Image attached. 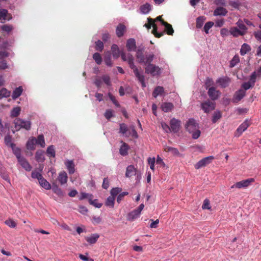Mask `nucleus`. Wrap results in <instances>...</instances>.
<instances>
[{
	"label": "nucleus",
	"mask_w": 261,
	"mask_h": 261,
	"mask_svg": "<svg viewBox=\"0 0 261 261\" xmlns=\"http://www.w3.org/2000/svg\"><path fill=\"white\" fill-rule=\"evenodd\" d=\"M64 164L69 174L71 175L75 172V164L73 160H67Z\"/></svg>",
	"instance_id": "nucleus-15"
},
{
	"label": "nucleus",
	"mask_w": 261,
	"mask_h": 261,
	"mask_svg": "<svg viewBox=\"0 0 261 261\" xmlns=\"http://www.w3.org/2000/svg\"><path fill=\"white\" fill-rule=\"evenodd\" d=\"M227 10L223 7H217L214 11V15L217 16H225L227 14Z\"/></svg>",
	"instance_id": "nucleus-20"
},
{
	"label": "nucleus",
	"mask_w": 261,
	"mask_h": 261,
	"mask_svg": "<svg viewBox=\"0 0 261 261\" xmlns=\"http://www.w3.org/2000/svg\"><path fill=\"white\" fill-rule=\"evenodd\" d=\"M240 61L239 57L237 55L234 56L230 62V67H234Z\"/></svg>",
	"instance_id": "nucleus-49"
},
{
	"label": "nucleus",
	"mask_w": 261,
	"mask_h": 261,
	"mask_svg": "<svg viewBox=\"0 0 261 261\" xmlns=\"http://www.w3.org/2000/svg\"><path fill=\"white\" fill-rule=\"evenodd\" d=\"M207 94L212 100H215L220 97L221 92L217 90L215 87H211L208 89Z\"/></svg>",
	"instance_id": "nucleus-12"
},
{
	"label": "nucleus",
	"mask_w": 261,
	"mask_h": 261,
	"mask_svg": "<svg viewBox=\"0 0 261 261\" xmlns=\"http://www.w3.org/2000/svg\"><path fill=\"white\" fill-rule=\"evenodd\" d=\"M10 92L6 88H2L0 90V99L4 97H8L10 95Z\"/></svg>",
	"instance_id": "nucleus-45"
},
{
	"label": "nucleus",
	"mask_w": 261,
	"mask_h": 261,
	"mask_svg": "<svg viewBox=\"0 0 261 261\" xmlns=\"http://www.w3.org/2000/svg\"><path fill=\"white\" fill-rule=\"evenodd\" d=\"M230 82V80L227 77H223L219 78L217 81L216 83L222 87V88H225L227 87L229 85Z\"/></svg>",
	"instance_id": "nucleus-19"
},
{
	"label": "nucleus",
	"mask_w": 261,
	"mask_h": 261,
	"mask_svg": "<svg viewBox=\"0 0 261 261\" xmlns=\"http://www.w3.org/2000/svg\"><path fill=\"white\" fill-rule=\"evenodd\" d=\"M236 24L239 27V29L241 31H243V32L246 33V32L247 30V28L244 24V21L242 19H240L236 23Z\"/></svg>",
	"instance_id": "nucleus-44"
},
{
	"label": "nucleus",
	"mask_w": 261,
	"mask_h": 261,
	"mask_svg": "<svg viewBox=\"0 0 261 261\" xmlns=\"http://www.w3.org/2000/svg\"><path fill=\"white\" fill-rule=\"evenodd\" d=\"M128 194V193L127 192H123L119 194L117 197V201L118 203H120V202L122 200L123 197L127 195Z\"/></svg>",
	"instance_id": "nucleus-63"
},
{
	"label": "nucleus",
	"mask_w": 261,
	"mask_h": 261,
	"mask_svg": "<svg viewBox=\"0 0 261 261\" xmlns=\"http://www.w3.org/2000/svg\"><path fill=\"white\" fill-rule=\"evenodd\" d=\"M36 144L39 145L41 147H44L45 145L44 136L43 135H39L37 139H36Z\"/></svg>",
	"instance_id": "nucleus-42"
},
{
	"label": "nucleus",
	"mask_w": 261,
	"mask_h": 261,
	"mask_svg": "<svg viewBox=\"0 0 261 261\" xmlns=\"http://www.w3.org/2000/svg\"><path fill=\"white\" fill-rule=\"evenodd\" d=\"M154 58V55L153 54H146L145 56L141 54H138L137 55V59L138 62L145 65L151 64Z\"/></svg>",
	"instance_id": "nucleus-5"
},
{
	"label": "nucleus",
	"mask_w": 261,
	"mask_h": 261,
	"mask_svg": "<svg viewBox=\"0 0 261 261\" xmlns=\"http://www.w3.org/2000/svg\"><path fill=\"white\" fill-rule=\"evenodd\" d=\"M35 159L38 162H43L45 160L44 153L42 150H38L35 153Z\"/></svg>",
	"instance_id": "nucleus-29"
},
{
	"label": "nucleus",
	"mask_w": 261,
	"mask_h": 261,
	"mask_svg": "<svg viewBox=\"0 0 261 261\" xmlns=\"http://www.w3.org/2000/svg\"><path fill=\"white\" fill-rule=\"evenodd\" d=\"M140 213L136 210H134L128 215V219L129 220H133L140 216Z\"/></svg>",
	"instance_id": "nucleus-40"
},
{
	"label": "nucleus",
	"mask_w": 261,
	"mask_h": 261,
	"mask_svg": "<svg viewBox=\"0 0 261 261\" xmlns=\"http://www.w3.org/2000/svg\"><path fill=\"white\" fill-rule=\"evenodd\" d=\"M206 20V18L204 16H199L196 19V27L197 29L202 28L204 22Z\"/></svg>",
	"instance_id": "nucleus-37"
},
{
	"label": "nucleus",
	"mask_w": 261,
	"mask_h": 261,
	"mask_svg": "<svg viewBox=\"0 0 261 261\" xmlns=\"http://www.w3.org/2000/svg\"><path fill=\"white\" fill-rule=\"evenodd\" d=\"M99 238L98 233H92L90 236L85 237V240L89 244H94L96 243Z\"/></svg>",
	"instance_id": "nucleus-17"
},
{
	"label": "nucleus",
	"mask_w": 261,
	"mask_h": 261,
	"mask_svg": "<svg viewBox=\"0 0 261 261\" xmlns=\"http://www.w3.org/2000/svg\"><path fill=\"white\" fill-rule=\"evenodd\" d=\"M250 125V122L248 120H246L243 123H242L239 127L237 129L235 132V136L239 137Z\"/></svg>",
	"instance_id": "nucleus-13"
},
{
	"label": "nucleus",
	"mask_w": 261,
	"mask_h": 261,
	"mask_svg": "<svg viewBox=\"0 0 261 261\" xmlns=\"http://www.w3.org/2000/svg\"><path fill=\"white\" fill-rule=\"evenodd\" d=\"M173 107V105L171 102H164L161 105L162 110L165 113L170 112Z\"/></svg>",
	"instance_id": "nucleus-27"
},
{
	"label": "nucleus",
	"mask_w": 261,
	"mask_h": 261,
	"mask_svg": "<svg viewBox=\"0 0 261 261\" xmlns=\"http://www.w3.org/2000/svg\"><path fill=\"white\" fill-rule=\"evenodd\" d=\"M121 57L123 61L127 62L129 65V67L133 70L134 73L137 80L141 83L143 88L146 87L145 83V76L142 74V72H140L138 68L134 64V58L132 55L129 53L126 54L124 51L121 53Z\"/></svg>",
	"instance_id": "nucleus-1"
},
{
	"label": "nucleus",
	"mask_w": 261,
	"mask_h": 261,
	"mask_svg": "<svg viewBox=\"0 0 261 261\" xmlns=\"http://www.w3.org/2000/svg\"><path fill=\"white\" fill-rule=\"evenodd\" d=\"M164 93V89L163 87L157 86L153 91L152 95L156 98L159 95H162Z\"/></svg>",
	"instance_id": "nucleus-31"
},
{
	"label": "nucleus",
	"mask_w": 261,
	"mask_h": 261,
	"mask_svg": "<svg viewBox=\"0 0 261 261\" xmlns=\"http://www.w3.org/2000/svg\"><path fill=\"white\" fill-rule=\"evenodd\" d=\"M18 162H19L21 166L23 168H24L26 171H30L32 170V166L24 157H22L19 159L18 160Z\"/></svg>",
	"instance_id": "nucleus-16"
},
{
	"label": "nucleus",
	"mask_w": 261,
	"mask_h": 261,
	"mask_svg": "<svg viewBox=\"0 0 261 261\" xmlns=\"http://www.w3.org/2000/svg\"><path fill=\"white\" fill-rule=\"evenodd\" d=\"M186 129L190 134H192V138L198 139L200 135V131L199 129L198 124L193 119H190L185 124Z\"/></svg>",
	"instance_id": "nucleus-3"
},
{
	"label": "nucleus",
	"mask_w": 261,
	"mask_h": 261,
	"mask_svg": "<svg viewBox=\"0 0 261 261\" xmlns=\"http://www.w3.org/2000/svg\"><path fill=\"white\" fill-rule=\"evenodd\" d=\"M115 198L114 196H110L108 197L106 201V205L113 207L114 206Z\"/></svg>",
	"instance_id": "nucleus-43"
},
{
	"label": "nucleus",
	"mask_w": 261,
	"mask_h": 261,
	"mask_svg": "<svg viewBox=\"0 0 261 261\" xmlns=\"http://www.w3.org/2000/svg\"><path fill=\"white\" fill-rule=\"evenodd\" d=\"M162 127V128L166 132V133H169L171 132V128L170 126H169L168 124H167L165 122H162L161 123Z\"/></svg>",
	"instance_id": "nucleus-64"
},
{
	"label": "nucleus",
	"mask_w": 261,
	"mask_h": 261,
	"mask_svg": "<svg viewBox=\"0 0 261 261\" xmlns=\"http://www.w3.org/2000/svg\"><path fill=\"white\" fill-rule=\"evenodd\" d=\"M11 147L12 149L13 152L14 154L16 155L18 160L23 157L21 155L20 149L19 148L15 147V144H11Z\"/></svg>",
	"instance_id": "nucleus-35"
},
{
	"label": "nucleus",
	"mask_w": 261,
	"mask_h": 261,
	"mask_svg": "<svg viewBox=\"0 0 261 261\" xmlns=\"http://www.w3.org/2000/svg\"><path fill=\"white\" fill-rule=\"evenodd\" d=\"M104 61L106 63V64L108 66H112V62L111 61V54L110 51H107L106 53L105 57H104Z\"/></svg>",
	"instance_id": "nucleus-38"
},
{
	"label": "nucleus",
	"mask_w": 261,
	"mask_h": 261,
	"mask_svg": "<svg viewBox=\"0 0 261 261\" xmlns=\"http://www.w3.org/2000/svg\"><path fill=\"white\" fill-rule=\"evenodd\" d=\"M230 34L233 37H237L240 36H243L245 33L237 27H232L229 31Z\"/></svg>",
	"instance_id": "nucleus-21"
},
{
	"label": "nucleus",
	"mask_w": 261,
	"mask_h": 261,
	"mask_svg": "<svg viewBox=\"0 0 261 261\" xmlns=\"http://www.w3.org/2000/svg\"><path fill=\"white\" fill-rule=\"evenodd\" d=\"M5 224L11 228H14L16 226V223L12 219L6 220Z\"/></svg>",
	"instance_id": "nucleus-58"
},
{
	"label": "nucleus",
	"mask_w": 261,
	"mask_h": 261,
	"mask_svg": "<svg viewBox=\"0 0 261 261\" xmlns=\"http://www.w3.org/2000/svg\"><path fill=\"white\" fill-rule=\"evenodd\" d=\"M1 29L3 31L9 33L13 30V27L10 24H4L1 27Z\"/></svg>",
	"instance_id": "nucleus-53"
},
{
	"label": "nucleus",
	"mask_w": 261,
	"mask_h": 261,
	"mask_svg": "<svg viewBox=\"0 0 261 261\" xmlns=\"http://www.w3.org/2000/svg\"><path fill=\"white\" fill-rule=\"evenodd\" d=\"M38 182L40 186L46 190H49L51 188L50 184L43 177Z\"/></svg>",
	"instance_id": "nucleus-30"
},
{
	"label": "nucleus",
	"mask_w": 261,
	"mask_h": 261,
	"mask_svg": "<svg viewBox=\"0 0 261 261\" xmlns=\"http://www.w3.org/2000/svg\"><path fill=\"white\" fill-rule=\"evenodd\" d=\"M12 138L11 136H10V135H7L5 137L4 141H5V144L7 146L11 147V144H14L12 142Z\"/></svg>",
	"instance_id": "nucleus-52"
},
{
	"label": "nucleus",
	"mask_w": 261,
	"mask_h": 261,
	"mask_svg": "<svg viewBox=\"0 0 261 261\" xmlns=\"http://www.w3.org/2000/svg\"><path fill=\"white\" fill-rule=\"evenodd\" d=\"M126 47L128 51H135L136 49V41L134 38H130L127 40Z\"/></svg>",
	"instance_id": "nucleus-18"
},
{
	"label": "nucleus",
	"mask_w": 261,
	"mask_h": 261,
	"mask_svg": "<svg viewBox=\"0 0 261 261\" xmlns=\"http://www.w3.org/2000/svg\"><path fill=\"white\" fill-rule=\"evenodd\" d=\"M145 70L146 73L150 74L153 76L160 75L162 72L161 68L153 64H148Z\"/></svg>",
	"instance_id": "nucleus-6"
},
{
	"label": "nucleus",
	"mask_w": 261,
	"mask_h": 261,
	"mask_svg": "<svg viewBox=\"0 0 261 261\" xmlns=\"http://www.w3.org/2000/svg\"><path fill=\"white\" fill-rule=\"evenodd\" d=\"M103 48V44L100 40H98L95 42V49L97 50L101 51Z\"/></svg>",
	"instance_id": "nucleus-56"
},
{
	"label": "nucleus",
	"mask_w": 261,
	"mask_h": 261,
	"mask_svg": "<svg viewBox=\"0 0 261 261\" xmlns=\"http://www.w3.org/2000/svg\"><path fill=\"white\" fill-rule=\"evenodd\" d=\"M129 149L128 145L126 143H123L121 146L119 152L121 155L125 156L128 153V150Z\"/></svg>",
	"instance_id": "nucleus-34"
},
{
	"label": "nucleus",
	"mask_w": 261,
	"mask_h": 261,
	"mask_svg": "<svg viewBox=\"0 0 261 261\" xmlns=\"http://www.w3.org/2000/svg\"><path fill=\"white\" fill-rule=\"evenodd\" d=\"M201 108L203 110L204 113H208L212 110L215 109V102L207 100L201 104Z\"/></svg>",
	"instance_id": "nucleus-9"
},
{
	"label": "nucleus",
	"mask_w": 261,
	"mask_h": 261,
	"mask_svg": "<svg viewBox=\"0 0 261 261\" xmlns=\"http://www.w3.org/2000/svg\"><path fill=\"white\" fill-rule=\"evenodd\" d=\"M51 189L59 197H62L64 196V193L63 191L56 184H53Z\"/></svg>",
	"instance_id": "nucleus-26"
},
{
	"label": "nucleus",
	"mask_w": 261,
	"mask_h": 261,
	"mask_svg": "<svg viewBox=\"0 0 261 261\" xmlns=\"http://www.w3.org/2000/svg\"><path fill=\"white\" fill-rule=\"evenodd\" d=\"M170 125L171 131L174 133H177L180 129L181 122L180 120L173 118L170 120Z\"/></svg>",
	"instance_id": "nucleus-11"
},
{
	"label": "nucleus",
	"mask_w": 261,
	"mask_h": 261,
	"mask_svg": "<svg viewBox=\"0 0 261 261\" xmlns=\"http://www.w3.org/2000/svg\"><path fill=\"white\" fill-rule=\"evenodd\" d=\"M7 14H8V11L7 10H6V9L0 10V19H3L4 20H10V18H7Z\"/></svg>",
	"instance_id": "nucleus-48"
},
{
	"label": "nucleus",
	"mask_w": 261,
	"mask_h": 261,
	"mask_svg": "<svg viewBox=\"0 0 261 261\" xmlns=\"http://www.w3.org/2000/svg\"><path fill=\"white\" fill-rule=\"evenodd\" d=\"M253 86L254 85L252 84H251L250 82H249L248 81L247 82L244 83L242 85V88H243V90H244L245 91V90H247L250 89L251 87H253Z\"/></svg>",
	"instance_id": "nucleus-60"
},
{
	"label": "nucleus",
	"mask_w": 261,
	"mask_h": 261,
	"mask_svg": "<svg viewBox=\"0 0 261 261\" xmlns=\"http://www.w3.org/2000/svg\"><path fill=\"white\" fill-rule=\"evenodd\" d=\"M148 163L150 165V168L152 170H154V163H155V158H149L147 159Z\"/></svg>",
	"instance_id": "nucleus-57"
},
{
	"label": "nucleus",
	"mask_w": 261,
	"mask_h": 261,
	"mask_svg": "<svg viewBox=\"0 0 261 261\" xmlns=\"http://www.w3.org/2000/svg\"><path fill=\"white\" fill-rule=\"evenodd\" d=\"M125 29H126V28L124 24H121V23L117 25V27L116 28V33L117 36L118 37H122L124 35V33L125 31Z\"/></svg>",
	"instance_id": "nucleus-24"
},
{
	"label": "nucleus",
	"mask_w": 261,
	"mask_h": 261,
	"mask_svg": "<svg viewBox=\"0 0 261 261\" xmlns=\"http://www.w3.org/2000/svg\"><path fill=\"white\" fill-rule=\"evenodd\" d=\"M101 80L108 86L111 85L110 77L109 76L104 75L101 77Z\"/></svg>",
	"instance_id": "nucleus-62"
},
{
	"label": "nucleus",
	"mask_w": 261,
	"mask_h": 261,
	"mask_svg": "<svg viewBox=\"0 0 261 261\" xmlns=\"http://www.w3.org/2000/svg\"><path fill=\"white\" fill-rule=\"evenodd\" d=\"M214 159V157L213 156H210L206 158H204L199 161H198L194 165V167L196 169H199L202 167H205L206 165L211 163Z\"/></svg>",
	"instance_id": "nucleus-8"
},
{
	"label": "nucleus",
	"mask_w": 261,
	"mask_h": 261,
	"mask_svg": "<svg viewBox=\"0 0 261 261\" xmlns=\"http://www.w3.org/2000/svg\"><path fill=\"white\" fill-rule=\"evenodd\" d=\"M93 58L95 62L98 64L100 65L102 62V58L100 55L98 53H95L93 55Z\"/></svg>",
	"instance_id": "nucleus-47"
},
{
	"label": "nucleus",
	"mask_w": 261,
	"mask_h": 261,
	"mask_svg": "<svg viewBox=\"0 0 261 261\" xmlns=\"http://www.w3.org/2000/svg\"><path fill=\"white\" fill-rule=\"evenodd\" d=\"M18 115H11V118L13 120V123L14 124L15 130H13V133L15 131H18L21 128H24L29 130L31 129V122L30 120H24L17 117Z\"/></svg>",
	"instance_id": "nucleus-2"
},
{
	"label": "nucleus",
	"mask_w": 261,
	"mask_h": 261,
	"mask_svg": "<svg viewBox=\"0 0 261 261\" xmlns=\"http://www.w3.org/2000/svg\"><path fill=\"white\" fill-rule=\"evenodd\" d=\"M152 6L148 3H146L140 7V10L143 14H147L151 10Z\"/></svg>",
	"instance_id": "nucleus-36"
},
{
	"label": "nucleus",
	"mask_w": 261,
	"mask_h": 261,
	"mask_svg": "<svg viewBox=\"0 0 261 261\" xmlns=\"http://www.w3.org/2000/svg\"><path fill=\"white\" fill-rule=\"evenodd\" d=\"M67 174L65 171H62L59 173L58 179L61 185L66 184L67 181Z\"/></svg>",
	"instance_id": "nucleus-25"
},
{
	"label": "nucleus",
	"mask_w": 261,
	"mask_h": 261,
	"mask_svg": "<svg viewBox=\"0 0 261 261\" xmlns=\"http://www.w3.org/2000/svg\"><path fill=\"white\" fill-rule=\"evenodd\" d=\"M164 150L166 152H171L175 154H178L179 153L177 149L168 146H165Z\"/></svg>",
	"instance_id": "nucleus-50"
},
{
	"label": "nucleus",
	"mask_w": 261,
	"mask_h": 261,
	"mask_svg": "<svg viewBox=\"0 0 261 261\" xmlns=\"http://www.w3.org/2000/svg\"><path fill=\"white\" fill-rule=\"evenodd\" d=\"M23 89L21 86H19L14 89L12 93V97L14 99L19 97L22 94Z\"/></svg>",
	"instance_id": "nucleus-32"
},
{
	"label": "nucleus",
	"mask_w": 261,
	"mask_h": 261,
	"mask_svg": "<svg viewBox=\"0 0 261 261\" xmlns=\"http://www.w3.org/2000/svg\"><path fill=\"white\" fill-rule=\"evenodd\" d=\"M161 23L162 25L165 26L167 33L169 35H172L174 33L172 25L164 20H161Z\"/></svg>",
	"instance_id": "nucleus-33"
},
{
	"label": "nucleus",
	"mask_w": 261,
	"mask_h": 261,
	"mask_svg": "<svg viewBox=\"0 0 261 261\" xmlns=\"http://www.w3.org/2000/svg\"><path fill=\"white\" fill-rule=\"evenodd\" d=\"M0 175L1 177L6 181L10 182V178L6 172L3 169H0Z\"/></svg>",
	"instance_id": "nucleus-54"
},
{
	"label": "nucleus",
	"mask_w": 261,
	"mask_h": 261,
	"mask_svg": "<svg viewBox=\"0 0 261 261\" xmlns=\"http://www.w3.org/2000/svg\"><path fill=\"white\" fill-rule=\"evenodd\" d=\"M122 191V189L120 188H114L111 190V196H114L115 198Z\"/></svg>",
	"instance_id": "nucleus-55"
},
{
	"label": "nucleus",
	"mask_w": 261,
	"mask_h": 261,
	"mask_svg": "<svg viewBox=\"0 0 261 261\" xmlns=\"http://www.w3.org/2000/svg\"><path fill=\"white\" fill-rule=\"evenodd\" d=\"M246 92L243 89H240L236 91L233 95L232 101L238 102L240 101L245 95Z\"/></svg>",
	"instance_id": "nucleus-14"
},
{
	"label": "nucleus",
	"mask_w": 261,
	"mask_h": 261,
	"mask_svg": "<svg viewBox=\"0 0 261 261\" xmlns=\"http://www.w3.org/2000/svg\"><path fill=\"white\" fill-rule=\"evenodd\" d=\"M111 50L113 54V58L115 59H118L122 51H120L118 45L114 44L111 47Z\"/></svg>",
	"instance_id": "nucleus-22"
},
{
	"label": "nucleus",
	"mask_w": 261,
	"mask_h": 261,
	"mask_svg": "<svg viewBox=\"0 0 261 261\" xmlns=\"http://www.w3.org/2000/svg\"><path fill=\"white\" fill-rule=\"evenodd\" d=\"M119 132L125 137H133L134 138H137L138 136L134 126H130L128 127L125 123L120 124Z\"/></svg>",
	"instance_id": "nucleus-4"
},
{
	"label": "nucleus",
	"mask_w": 261,
	"mask_h": 261,
	"mask_svg": "<svg viewBox=\"0 0 261 261\" xmlns=\"http://www.w3.org/2000/svg\"><path fill=\"white\" fill-rule=\"evenodd\" d=\"M254 181V179L253 178H248L245 180H243L239 182H237L231 187V189L238 188L241 189L243 188H246L249 186V185Z\"/></svg>",
	"instance_id": "nucleus-10"
},
{
	"label": "nucleus",
	"mask_w": 261,
	"mask_h": 261,
	"mask_svg": "<svg viewBox=\"0 0 261 261\" xmlns=\"http://www.w3.org/2000/svg\"><path fill=\"white\" fill-rule=\"evenodd\" d=\"M256 77H257L256 72L255 71H254L251 74L249 82H250L251 84H252L253 85H254V84L256 81Z\"/></svg>",
	"instance_id": "nucleus-61"
},
{
	"label": "nucleus",
	"mask_w": 261,
	"mask_h": 261,
	"mask_svg": "<svg viewBox=\"0 0 261 261\" xmlns=\"http://www.w3.org/2000/svg\"><path fill=\"white\" fill-rule=\"evenodd\" d=\"M89 202L90 204L95 206L96 207L100 208L102 206L101 203L98 202V200L97 199L92 200V199H89Z\"/></svg>",
	"instance_id": "nucleus-59"
},
{
	"label": "nucleus",
	"mask_w": 261,
	"mask_h": 261,
	"mask_svg": "<svg viewBox=\"0 0 261 261\" xmlns=\"http://www.w3.org/2000/svg\"><path fill=\"white\" fill-rule=\"evenodd\" d=\"M214 23L212 21H208L205 24L204 28H203V30L206 34L208 33L209 30L212 28V27L214 25Z\"/></svg>",
	"instance_id": "nucleus-51"
},
{
	"label": "nucleus",
	"mask_w": 261,
	"mask_h": 261,
	"mask_svg": "<svg viewBox=\"0 0 261 261\" xmlns=\"http://www.w3.org/2000/svg\"><path fill=\"white\" fill-rule=\"evenodd\" d=\"M36 144V138L32 137L29 139L27 143V148L29 150H34Z\"/></svg>",
	"instance_id": "nucleus-28"
},
{
	"label": "nucleus",
	"mask_w": 261,
	"mask_h": 261,
	"mask_svg": "<svg viewBox=\"0 0 261 261\" xmlns=\"http://www.w3.org/2000/svg\"><path fill=\"white\" fill-rule=\"evenodd\" d=\"M136 169L133 165H129L126 168L125 176L127 177H130L136 173Z\"/></svg>",
	"instance_id": "nucleus-23"
},
{
	"label": "nucleus",
	"mask_w": 261,
	"mask_h": 261,
	"mask_svg": "<svg viewBox=\"0 0 261 261\" xmlns=\"http://www.w3.org/2000/svg\"><path fill=\"white\" fill-rule=\"evenodd\" d=\"M46 154L49 158L55 157L56 151L54 145H50L47 147L46 150Z\"/></svg>",
	"instance_id": "nucleus-39"
},
{
	"label": "nucleus",
	"mask_w": 261,
	"mask_h": 261,
	"mask_svg": "<svg viewBox=\"0 0 261 261\" xmlns=\"http://www.w3.org/2000/svg\"><path fill=\"white\" fill-rule=\"evenodd\" d=\"M148 23H146L144 26L147 28L148 30L151 29V28L153 27L152 33L156 37L160 38L164 34V33H158L157 32V26L154 23V20L150 18H148Z\"/></svg>",
	"instance_id": "nucleus-7"
},
{
	"label": "nucleus",
	"mask_w": 261,
	"mask_h": 261,
	"mask_svg": "<svg viewBox=\"0 0 261 261\" xmlns=\"http://www.w3.org/2000/svg\"><path fill=\"white\" fill-rule=\"evenodd\" d=\"M250 49L251 48L249 45L246 43H244L241 46V48L240 49V54L242 56H244L249 51H250Z\"/></svg>",
	"instance_id": "nucleus-41"
},
{
	"label": "nucleus",
	"mask_w": 261,
	"mask_h": 261,
	"mask_svg": "<svg viewBox=\"0 0 261 261\" xmlns=\"http://www.w3.org/2000/svg\"><path fill=\"white\" fill-rule=\"evenodd\" d=\"M31 177L33 178L37 179L38 181L43 177L41 173L37 170H34L32 172Z\"/></svg>",
	"instance_id": "nucleus-46"
}]
</instances>
